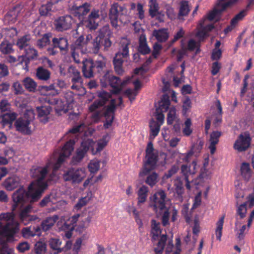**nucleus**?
<instances>
[{"label":"nucleus","instance_id":"f257e3e1","mask_svg":"<svg viewBox=\"0 0 254 254\" xmlns=\"http://www.w3.org/2000/svg\"><path fill=\"white\" fill-rule=\"evenodd\" d=\"M48 163L45 167H33L31 169V176L35 179L28 187L26 191L23 188H20L13 193L12 199L15 204L23 205V203L30 202H33L38 200L42 193L47 187L45 182V178L48 174Z\"/></svg>","mask_w":254,"mask_h":254},{"label":"nucleus","instance_id":"f03ea898","mask_svg":"<svg viewBox=\"0 0 254 254\" xmlns=\"http://www.w3.org/2000/svg\"><path fill=\"white\" fill-rule=\"evenodd\" d=\"M237 0H229L225 3H218L216 7L200 21V27L196 33V36L199 42L202 41L205 37H207L208 33L214 28L212 24H209L207 21L215 19L223 10L233 5Z\"/></svg>","mask_w":254,"mask_h":254},{"label":"nucleus","instance_id":"7ed1b4c3","mask_svg":"<svg viewBox=\"0 0 254 254\" xmlns=\"http://www.w3.org/2000/svg\"><path fill=\"white\" fill-rule=\"evenodd\" d=\"M110 138L109 135L106 134L102 138L99 140L97 144L90 139L84 140L81 142L79 148L77 149L76 155L72 158L73 164H76L80 162L90 148H91L93 154H96L101 151L107 145Z\"/></svg>","mask_w":254,"mask_h":254},{"label":"nucleus","instance_id":"20e7f679","mask_svg":"<svg viewBox=\"0 0 254 254\" xmlns=\"http://www.w3.org/2000/svg\"><path fill=\"white\" fill-rule=\"evenodd\" d=\"M166 195L162 190H159L149 197V207L157 214L163 213L162 222L163 226L168 224L169 213L165 205Z\"/></svg>","mask_w":254,"mask_h":254},{"label":"nucleus","instance_id":"39448f33","mask_svg":"<svg viewBox=\"0 0 254 254\" xmlns=\"http://www.w3.org/2000/svg\"><path fill=\"white\" fill-rule=\"evenodd\" d=\"M19 230V223L12 212L0 214V235L8 240L12 238Z\"/></svg>","mask_w":254,"mask_h":254},{"label":"nucleus","instance_id":"423d86ee","mask_svg":"<svg viewBox=\"0 0 254 254\" xmlns=\"http://www.w3.org/2000/svg\"><path fill=\"white\" fill-rule=\"evenodd\" d=\"M130 44V40L127 38H122L119 43L118 51L113 59L114 68L118 74L122 75L124 72L123 67L124 59L129 57V46Z\"/></svg>","mask_w":254,"mask_h":254},{"label":"nucleus","instance_id":"0eeeda50","mask_svg":"<svg viewBox=\"0 0 254 254\" xmlns=\"http://www.w3.org/2000/svg\"><path fill=\"white\" fill-rule=\"evenodd\" d=\"M82 72L86 78H91L96 73H101L106 66V60L104 57L99 56L95 62L91 59L83 60Z\"/></svg>","mask_w":254,"mask_h":254},{"label":"nucleus","instance_id":"6e6552de","mask_svg":"<svg viewBox=\"0 0 254 254\" xmlns=\"http://www.w3.org/2000/svg\"><path fill=\"white\" fill-rule=\"evenodd\" d=\"M122 104L123 99L121 97L118 99V100L111 99L110 104L105 107L104 110L102 112L94 113L93 117L95 119H98L101 116H104L106 118V122L104 125V127L108 128L111 126L113 123L116 106H121Z\"/></svg>","mask_w":254,"mask_h":254},{"label":"nucleus","instance_id":"1a4fd4ad","mask_svg":"<svg viewBox=\"0 0 254 254\" xmlns=\"http://www.w3.org/2000/svg\"><path fill=\"white\" fill-rule=\"evenodd\" d=\"M35 119V113L32 109H27L24 115L16 120L14 127L16 130L23 134L32 133L31 124Z\"/></svg>","mask_w":254,"mask_h":254},{"label":"nucleus","instance_id":"9d476101","mask_svg":"<svg viewBox=\"0 0 254 254\" xmlns=\"http://www.w3.org/2000/svg\"><path fill=\"white\" fill-rule=\"evenodd\" d=\"M146 161L144 169L139 173V176L142 177L153 170L156 165L157 155L155 153L153 144L150 142L148 143L146 149Z\"/></svg>","mask_w":254,"mask_h":254},{"label":"nucleus","instance_id":"9b49d317","mask_svg":"<svg viewBox=\"0 0 254 254\" xmlns=\"http://www.w3.org/2000/svg\"><path fill=\"white\" fill-rule=\"evenodd\" d=\"M129 78L122 81L120 79L113 75L110 72H107L101 79V82L103 86H106L108 84L116 89L117 92L120 91L123 87L128 82Z\"/></svg>","mask_w":254,"mask_h":254},{"label":"nucleus","instance_id":"f8f14e48","mask_svg":"<svg viewBox=\"0 0 254 254\" xmlns=\"http://www.w3.org/2000/svg\"><path fill=\"white\" fill-rule=\"evenodd\" d=\"M86 172L85 168L73 169L67 171L63 175L65 181L72 183L79 184L86 177Z\"/></svg>","mask_w":254,"mask_h":254},{"label":"nucleus","instance_id":"ddd939ff","mask_svg":"<svg viewBox=\"0 0 254 254\" xmlns=\"http://www.w3.org/2000/svg\"><path fill=\"white\" fill-rule=\"evenodd\" d=\"M32 206L28 204L20 208L18 217L20 222L26 225L33 221H39L40 218L36 215H30V213L32 210Z\"/></svg>","mask_w":254,"mask_h":254},{"label":"nucleus","instance_id":"4468645a","mask_svg":"<svg viewBox=\"0 0 254 254\" xmlns=\"http://www.w3.org/2000/svg\"><path fill=\"white\" fill-rule=\"evenodd\" d=\"M126 8L118 3H114L110 9L109 18L112 25L117 28L119 26V22H121L119 19L120 14H124L127 13Z\"/></svg>","mask_w":254,"mask_h":254},{"label":"nucleus","instance_id":"2eb2a0df","mask_svg":"<svg viewBox=\"0 0 254 254\" xmlns=\"http://www.w3.org/2000/svg\"><path fill=\"white\" fill-rule=\"evenodd\" d=\"M75 144V141L70 139L67 141L63 147L60 156L57 163L55 164L53 168V172H55L59 169L62 163L65 159L68 157L73 150V146Z\"/></svg>","mask_w":254,"mask_h":254},{"label":"nucleus","instance_id":"dca6fc26","mask_svg":"<svg viewBox=\"0 0 254 254\" xmlns=\"http://www.w3.org/2000/svg\"><path fill=\"white\" fill-rule=\"evenodd\" d=\"M73 22V19L70 15H66L59 17L54 21L55 29L58 31H64L70 29Z\"/></svg>","mask_w":254,"mask_h":254},{"label":"nucleus","instance_id":"f3484780","mask_svg":"<svg viewBox=\"0 0 254 254\" xmlns=\"http://www.w3.org/2000/svg\"><path fill=\"white\" fill-rule=\"evenodd\" d=\"M98 96L99 99L95 100L89 107L91 112H94L97 109L103 106L107 101L111 98V93L102 90L98 92Z\"/></svg>","mask_w":254,"mask_h":254},{"label":"nucleus","instance_id":"a211bd4d","mask_svg":"<svg viewBox=\"0 0 254 254\" xmlns=\"http://www.w3.org/2000/svg\"><path fill=\"white\" fill-rule=\"evenodd\" d=\"M251 137L249 134H240L234 145V148L239 152L247 150L250 145Z\"/></svg>","mask_w":254,"mask_h":254},{"label":"nucleus","instance_id":"6ab92c4d","mask_svg":"<svg viewBox=\"0 0 254 254\" xmlns=\"http://www.w3.org/2000/svg\"><path fill=\"white\" fill-rule=\"evenodd\" d=\"M100 11L98 9H93L89 15L87 19L85 21L86 26L91 30L96 29L98 26V20L100 19Z\"/></svg>","mask_w":254,"mask_h":254},{"label":"nucleus","instance_id":"aec40b11","mask_svg":"<svg viewBox=\"0 0 254 254\" xmlns=\"http://www.w3.org/2000/svg\"><path fill=\"white\" fill-rule=\"evenodd\" d=\"M90 8L91 5L87 2H85L80 5L74 4L72 6L71 10L75 16L80 18L81 16L86 15L89 12Z\"/></svg>","mask_w":254,"mask_h":254},{"label":"nucleus","instance_id":"412c9836","mask_svg":"<svg viewBox=\"0 0 254 254\" xmlns=\"http://www.w3.org/2000/svg\"><path fill=\"white\" fill-rule=\"evenodd\" d=\"M36 110L40 121L44 124L47 123L50 118V114L51 111V107L46 106L37 107Z\"/></svg>","mask_w":254,"mask_h":254},{"label":"nucleus","instance_id":"4be33fe9","mask_svg":"<svg viewBox=\"0 0 254 254\" xmlns=\"http://www.w3.org/2000/svg\"><path fill=\"white\" fill-rule=\"evenodd\" d=\"M221 134V132L219 131H214L210 134V139L209 140L210 144L208 147L211 154H213L215 153L216 151V145L218 144L219 138Z\"/></svg>","mask_w":254,"mask_h":254},{"label":"nucleus","instance_id":"5701e85b","mask_svg":"<svg viewBox=\"0 0 254 254\" xmlns=\"http://www.w3.org/2000/svg\"><path fill=\"white\" fill-rule=\"evenodd\" d=\"M190 10V6L188 1L183 0L180 2L179 9L178 13V18L180 20H184Z\"/></svg>","mask_w":254,"mask_h":254},{"label":"nucleus","instance_id":"b1692460","mask_svg":"<svg viewBox=\"0 0 254 254\" xmlns=\"http://www.w3.org/2000/svg\"><path fill=\"white\" fill-rule=\"evenodd\" d=\"M58 218L59 217L57 215L46 218L41 224L42 230L45 232L49 230L53 227Z\"/></svg>","mask_w":254,"mask_h":254},{"label":"nucleus","instance_id":"393cba45","mask_svg":"<svg viewBox=\"0 0 254 254\" xmlns=\"http://www.w3.org/2000/svg\"><path fill=\"white\" fill-rule=\"evenodd\" d=\"M69 77L71 78V82L73 83L82 82V77L80 72L75 67L70 66L67 70Z\"/></svg>","mask_w":254,"mask_h":254},{"label":"nucleus","instance_id":"a878e982","mask_svg":"<svg viewBox=\"0 0 254 254\" xmlns=\"http://www.w3.org/2000/svg\"><path fill=\"white\" fill-rule=\"evenodd\" d=\"M149 190L147 187L143 185L139 188L137 191V205L140 206L141 204L144 203L147 199Z\"/></svg>","mask_w":254,"mask_h":254},{"label":"nucleus","instance_id":"bb28decb","mask_svg":"<svg viewBox=\"0 0 254 254\" xmlns=\"http://www.w3.org/2000/svg\"><path fill=\"white\" fill-rule=\"evenodd\" d=\"M49 245L51 249L55 251V254H58L64 251V248H61L62 241L58 238H51L49 240Z\"/></svg>","mask_w":254,"mask_h":254},{"label":"nucleus","instance_id":"cd10ccee","mask_svg":"<svg viewBox=\"0 0 254 254\" xmlns=\"http://www.w3.org/2000/svg\"><path fill=\"white\" fill-rule=\"evenodd\" d=\"M152 35L159 42H165L169 38L168 30L165 28L153 30Z\"/></svg>","mask_w":254,"mask_h":254},{"label":"nucleus","instance_id":"c85d7f7f","mask_svg":"<svg viewBox=\"0 0 254 254\" xmlns=\"http://www.w3.org/2000/svg\"><path fill=\"white\" fill-rule=\"evenodd\" d=\"M19 179L16 177H11L6 179L4 183L3 186L8 190H11L18 186Z\"/></svg>","mask_w":254,"mask_h":254},{"label":"nucleus","instance_id":"c756f323","mask_svg":"<svg viewBox=\"0 0 254 254\" xmlns=\"http://www.w3.org/2000/svg\"><path fill=\"white\" fill-rule=\"evenodd\" d=\"M148 12L151 17H154L160 13L159 5L157 0H148Z\"/></svg>","mask_w":254,"mask_h":254},{"label":"nucleus","instance_id":"7c9ffc66","mask_svg":"<svg viewBox=\"0 0 254 254\" xmlns=\"http://www.w3.org/2000/svg\"><path fill=\"white\" fill-rule=\"evenodd\" d=\"M241 174L245 180L248 181L250 180L252 176V171L249 163L244 162L242 164Z\"/></svg>","mask_w":254,"mask_h":254},{"label":"nucleus","instance_id":"2f4dec72","mask_svg":"<svg viewBox=\"0 0 254 254\" xmlns=\"http://www.w3.org/2000/svg\"><path fill=\"white\" fill-rule=\"evenodd\" d=\"M25 88L29 92H34L37 86L36 82L31 78L27 77L22 80Z\"/></svg>","mask_w":254,"mask_h":254},{"label":"nucleus","instance_id":"473e14b6","mask_svg":"<svg viewBox=\"0 0 254 254\" xmlns=\"http://www.w3.org/2000/svg\"><path fill=\"white\" fill-rule=\"evenodd\" d=\"M54 48H59L61 51H66L68 47L67 40L64 38L53 39Z\"/></svg>","mask_w":254,"mask_h":254},{"label":"nucleus","instance_id":"72a5a7b5","mask_svg":"<svg viewBox=\"0 0 254 254\" xmlns=\"http://www.w3.org/2000/svg\"><path fill=\"white\" fill-rule=\"evenodd\" d=\"M41 92L45 95L55 96L60 93V91L55 88L54 84L49 86H42L40 89Z\"/></svg>","mask_w":254,"mask_h":254},{"label":"nucleus","instance_id":"f704fd0d","mask_svg":"<svg viewBox=\"0 0 254 254\" xmlns=\"http://www.w3.org/2000/svg\"><path fill=\"white\" fill-rule=\"evenodd\" d=\"M138 51L143 55L148 54L150 49L146 43V39L144 34H141L139 37V43Z\"/></svg>","mask_w":254,"mask_h":254},{"label":"nucleus","instance_id":"c9c22d12","mask_svg":"<svg viewBox=\"0 0 254 254\" xmlns=\"http://www.w3.org/2000/svg\"><path fill=\"white\" fill-rule=\"evenodd\" d=\"M102 43L103 37L101 35L96 36L91 42L92 52L94 54H97L102 45Z\"/></svg>","mask_w":254,"mask_h":254},{"label":"nucleus","instance_id":"e433bc0d","mask_svg":"<svg viewBox=\"0 0 254 254\" xmlns=\"http://www.w3.org/2000/svg\"><path fill=\"white\" fill-rule=\"evenodd\" d=\"M160 124L154 120H151L149 123L150 129V139H153L158 134L160 131Z\"/></svg>","mask_w":254,"mask_h":254},{"label":"nucleus","instance_id":"4c0bfd02","mask_svg":"<svg viewBox=\"0 0 254 254\" xmlns=\"http://www.w3.org/2000/svg\"><path fill=\"white\" fill-rule=\"evenodd\" d=\"M31 37L29 35H24L17 40L16 45L20 49H27L30 44Z\"/></svg>","mask_w":254,"mask_h":254},{"label":"nucleus","instance_id":"58836bf2","mask_svg":"<svg viewBox=\"0 0 254 254\" xmlns=\"http://www.w3.org/2000/svg\"><path fill=\"white\" fill-rule=\"evenodd\" d=\"M167 241V236L162 235L157 243V247L154 249L155 254H162Z\"/></svg>","mask_w":254,"mask_h":254},{"label":"nucleus","instance_id":"ea45409f","mask_svg":"<svg viewBox=\"0 0 254 254\" xmlns=\"http://www.w3.org/2000/svg\"><path fill=\"white\" fill-rule=\"evenodd\" d=\"M170 104L169 97L166 94L163 95L161 101L159 103V109L161 112H166L167 111Z\"/></svg>","mask_w":254,"mask_h":254},{"label":"nucleus","instance_id":"a19ab883","mask_svg":"<svg viewBox=\"0 0 254 254\" xmlns=\"http://www.w3.org/2000/svg\"><path fill=\"white\" fill-rule=\"evenodd\" d=\"M216 106L218 109V113L214 115L215 118L213 121V124L216 127L218 126L222 122V107L219 100L217 101Z\"/></svg>","mask_w":254,"mask_h":254},{"label":"nucleus","instance_id":"79ce46f5","mask_svg":"<svg viewBox=\"0 0 254 254\" xmlns=\"http://www.w3.org/2000/svg\"><path fill=\"white\" fill-rule=\"evenodd\" d=\"M36 76L40 80H47L50 78V72L48 70L40 67L37 69Z\"/></svg>","mask_w":254,"mask_h":254},{"label":"nucleus","instance_id":"37998d69","mask_svg":"<svg viewBox=\"0 0 254 254\" xmlns=\"http://www.w3.org/2000/svg\"><path fill=\"white\" fill-rule=\"evenodd\" d=\"M82 52L79 47H72L71 48V56L76 63H80L82 60Z\"/></svg>","mask_w":254,"mask_h":254},{"label":"nucleus","instance_id":"c03bdc74","mask_svg":"<svg viewBox=\"0 0 254 254\" xmlns=\"http://www.w3.org/2000/svg\"><path fill=\"white\" fill-rule=\"evenodd\" d=\"M158 181V175L155 172H152L147 176L145 182L146 184L152 188L156 185Z\"/></svg>","mask_w":254,"mask_h":254},{"label":"nucleus","instance_id":"a18cd8bd","mask_svg":"<svg viewBox=\"0 0 254 254\" xmlns=\"http://www.w3.org/2000/svg\"><path fill=\"white\" fill-rule=\"evenodd\" d=\"M17 114L14 112L5 114L3 115L1 122L3 125H11L12 122L16 119Z\"/></svg>","mask_w":254,"mask_h":254},{"label":"nucleus","instance_id":"49530a36","mask_svg":"<svg viewBox=\"0 0 254 254\" xmlns=\"http://www.w3.org/2000/svg\"><path fill=\"white\" fill-rule=\"evenodd\" d=\"M0 51L3 54H9L13 52L12 45L7 41H4L0 44Z\"/></svg>","mask_w":254,"mask_h":254},{"label":"nucleus","instance_id":"de8ad7c7","mask_svg":"<svg viewBox=\"0 0 254 254\" xmlns=\"http://www.w3.org/2000/svg\"><path fill=\"white\" fill-rule=\"evenodd\" d=\"M54 2H49L46 4L42 5L39 12L41 15L47 16L50 14V12L52 11Z\"/></svg>","mask_w":254,"mask_h":254},{"label":"nucleus","instance_id":"09e8293b","mask_svg":"<svg viewBox=\"0 0 254 254\" xmlns=\"http://www.w3.org/2000/svg\"><path fill=\"white\" fill-rule=\"evenodd\" d=\"M55 195L51 193L45 196L40 202L39 205L41 207H45L49 204L55 203Z\"/></svg>","mask_w":254,"mask_h":254},{"label":"nucleus","instance_id":"8fccbe9b","mask_svg":"<svg viewBox=\"0 0 254 254\" xmlns=\"http://www.w3.org/2000/svg\"><path fill=\"white\" fill-rule=\"evenodd\" d=\"M224 222V216L222 217L216 223L217 227L215 230V234L217 239L219 241H221Z\"/></svg>","mask_w":254,"mask_h":254},{"label":"nucleus","instance_id":"3c124183","mask_svg":"<svg viewBox=\"0 0 254 254\" xmlns=\"http://www.w3.org/2000/svg\"><path fill=\"white\" fill-rule=\"evenodd\" d=\"M191 122L190 119H187L185 122L183 128V133L185 136H189L192 132V129L191 128Z\"/></svg>","mask_w":254,"mask_h":254},{"label":"nucleus","instance_id":"603ef678","mask_svg":"<svg viewBox=\"0 0 254 254\" xmlns=\"http://www.w3.org/2000/svg\"><path fill=\"white\" fill-rule=\"evenodd\" d=\"M91 192H89L87 195L80 199L76 204L75 205V208L78 210L81 209L83 206H85L89 201L91 197Z\"/></svg>","mask_w":254,"mask_h":254},{"label":"nucleus","instance_id":"864d4df0","mask_svg":"<svg viewBox=\"0 0 254 254\" xmlns=\"http://www.w3.org/2000/svg\"><path fill=\"white\" fill-rule=\"evenodd\" d=\"M36 254H48L46 252V245L42 242H38L35 245Z\"/></svg>","mask_w":254,"mask_h":254},{"label":"nucleus","instance_id":"5fc2aeb1","mask_svg":"<svg viewBox=\"0 0 254 254\" xmlns=\"http://www.w3.org/2000/svg\"><path fill=\"white\" fill-rule=\"evenodd\" d=\"M174 186L175 187L174 191L178 195H181L183 193V183L179 177L176 178L174 180Z\"/></svg>","mask_w":254,"mask_h":254},{"label":"nucleus","instance_id":"6e6d98bb","mask_svg":"<svg viewBox=\"0 0 254 254\" xmlns=\"http://www.w3.org/2000/svg\"><path fill=\"white\" fill-rule=\"evenodd\" d=\"M160 224L157 222L155 220L151 221L152 233L153 235V238L155 239V237L158 236L161 234V230L159 227Z\"/></svg>","mask_w":254,"mask_h":254},{"label":"nucleus","instance_id":"4d7b16f0","mask_svg":"<svg viewBox=\"0 0 254 254\" xmlns=\"http://www.w3.org/2000/svg\"><path fill=\"white\" fill-rule=\"evenodd\" d=\"M50 41V36L49 34H46L41 39L37 41V45L39 48H43L49 44Z\"/></svg>","mask_w":254,"mask_h":254},{"label":"nucleus","instance_id":"13d9d810","mask_svg":"<svg viewBox=\"0 0 254 254\" xmlns=\"http://www.w3.org/2000/svg\"><path fill=\"white\" fill-rule=\"evenodd\" d=\"M25 51L27 59L34 60L37 59L38 52L35 49L28 47L27 49H25Z\"/></svg>","mask_w":254,"mask_h":254},{"label":"nucleus","instance_id":"bf43d9fd","mask_svg":"<svg viewBox=\"0 0 254 254\" xmlns=\"http://www.w3.org/2000/svg\"><path fill=\"white\" fill-rule=\"evenodd\" d=\"M88 168L91 173H96L100 168V161L98 160L91 161L88 164Z\"/></svg>","mask_w":254,"mask_h":254},{"label":"nucleus","instance_id":"052dcab7","mask_svg":"<svg viewBox=\"0 0 254 254\" xmlns=\"http://www.w3.org/2000/svg\"><path fill=\"white\" fill-rule=\"evenodd\" d=\"M247 11L246 10H243L237 14L232 20L231 24L233 25H236L238 22L243 19V18L246 15Z\"/></svg>","mask_w":254,"mask_h":254},{"label":"nucleus","instance_id":"680f3d73","mask_svg":"<svg viewBox=\"0 0 254 254\" xmlns=\"http://www.w3.org/2000/svg\"><path fill=\"white\" fill-rule=\"evenodd\" d=\"M247 11L246 10H243L237 14L232 20L231 24L233 25H236L238 22L243 19V18L246 15Z\"/></svg>","mask_w":254,"mask_h":254},{"label":"nucleus","instance_id":"e2e57ef3","mask_svg":"<svg viewBox=\"0 0 254 254\" xmlns=\"http://www.w3.org/2000/svg\"><path fill=\"white\" fill-rule=\"evenodd\" d=\"M247 11L246 10H243L237 14L232 20L231 24L233 25H236L238 22L243 19V18L246 15Z\"/></svg>","mask_w":254,"mask_h":254},{"label":"nucleus","instance_id":"0e129e2a","mask_svg":"<svg viewBox=\"0 0 254 254\" xmlns=\"http://www.w3.org/2000/svg\"><path fill=\"white\" fill-rule=\"evenodd\" d=\"M176 109L174 107L170 109L167 119L168 124L171 125L173 124L176 119Z\"/></svg>","mask_w":254,"mask_h":254},{"label":"nucleus","instance_id":"69168bd1","mask_svg":"<svg viewBox=\"0 0 254 254\" xmlns=\"http://www.w3.org/2000/svg\"><path fill=\"white\" fill-rule=\"evenodd\" d=\"M8 74L9 70L7 66L4 64L0 63V80Z\"/></svg>","mask_w":254,"mask_h":254},{"label":"nucleus","instance_id":"338daca9","mask_svg":"<svg viewBox=\"0 0 254 254\" xmlns=\"http://www.w3.org/2000/svg\"><path fill=\"white\" fill-rule=\"evenodd\" d=\"M12 88L13 89L14 94H21L24 92V90L22 87V85L17 81L14 82L13 83Z\"/></svg>","mask_w":254,"mask_h":254},{"label":"nucleus","instance_id":"774afa93","mask_svg":"<svg viewBox=\"0 0 254 254\" xmlns=\"http://www.w3.org/2000/svg\"><path fill=\"white\" fill-rule=\"evenodd\" d=\"M211 175V172L204 167L201 169L199 177L202 179L207 180L210 179Z\"/></svg>","mask_w":254,"mask_h":254}]
</instances>
